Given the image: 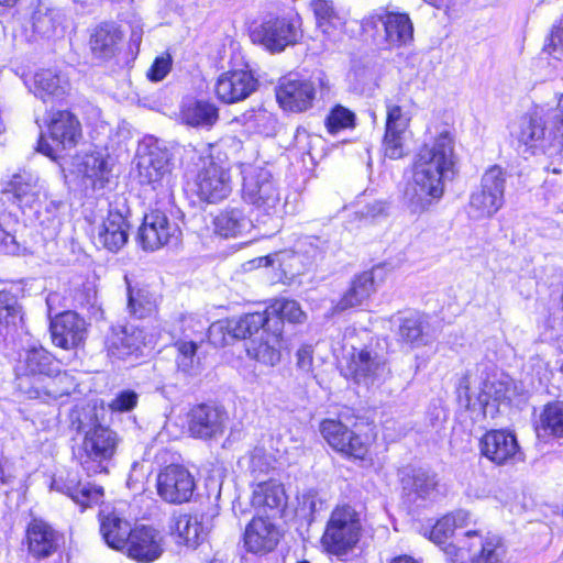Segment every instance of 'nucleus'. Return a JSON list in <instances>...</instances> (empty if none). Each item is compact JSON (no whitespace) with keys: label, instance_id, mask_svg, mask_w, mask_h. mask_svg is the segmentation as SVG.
<instances>
[{"label":"nucleus","instance_id":"obj_1","mask_svg":"<svg viewBox=\"0 0 563 563\" xmlns=\"http://www.w3.org/2000/svg\"><path fill=\"white\" fill-rule=\"evenodd\" d=\"M321 439L339 457L354 464H372L378 446V427L374 419L353 408L322 418Z\"/></svg>","mask_w":563,"mask_h":563},{"label":"nucleus","instance_id":"obj_2","mask_svg":"<svg viewBox=\"0 0 563 563\" xmlns=\"http://www.w3.org/2000/svg\"><path fill=\"white\" fill-rule=\"evenodd\" d=\"M364 521L362 512L351 503L335 504L319 540L322 552L344 563L357 558L355 552L366 532Z\"/></svg>","mask_w":563,"mask_h":563},{"label":"nucleus","instance_id":"obj_3","mask_svg":"<svg viewBox=\"0 0 563 563\" xmlns=\"http://www.w3.org/2000/svg\"><path fill=\"white\" fill-rule=\"evenodd\" d=\"M261 330L272 335L269 312L266 309L212 322L207 331V340L213 347H224L234 341H252Z\"/></svg>","mask_w":563,"mask_h":563},{"label":"nucleus","instance_id":"obj_4","mask_svg":"<svg viewBox=\"0 0 563 563\" xmlns=\"http://www.w3.org/2000/svg\"><path fill=\"white\" fill-rule=\"evenodd\" d=\"M240 197L252 207L258 223L282 220L287 214L286 200L274 178H242Z\"/></svg>","mask_w":563,"mask_h":563},{"label":"nucleus","instance_id":"obj_5","mask_svg":"<svg viewBox=\"0 0 563 563\" xmlns=\"http://www.w3.org/2000/svg\"><path fill=\"white\" fill-rule=\"evenodd\" d=\"M459 550L471 563H504L508 545L505 537L487 527H474L463 533L461 544L448 545L445 554Z\"/></svg>","mask_w":563,"mask_h":563},{"label":"nucleus","instance_id":"obj_6","mask_svg":"<svg viewBox=\"0 0 563 563\" xmlns=\"http://www.w3.org/2000/svg\"><path fill=\"white\" fill-rule=\"evenodd\" d=\"M65 547L63 532L41 517H32L25 525L21 549L32 563H45L60 555Z\"/></svg>","mask_w":563,"mask_h":563},{"label":"nucleus","instance_id":"obj_7","mask_svg":"<svg viewBox=\"0 0 563 563\" xmlns=\"http://www.w3.org/2000/svg\"><path fill=\"white\" fill-rule=\"evenodd\" d=\"M412 168L415 176H445L459 173L451 133L442 131L432 145L423 144L415 156Z\"/></svg>","mask_w":563,"mask_h":563},{"label":"nucleus","instance_id":"obj_8","mask_svg":"<svg viewBox=\"0 0 563 563\" xmlns=\"http://www.w3.org/2000/svg\"><path fill=\"white\" fill-rule=\"evenodd\" d=\"M548 126L542 107H536L529 113L520 117L510 126V135L516 143L517 151L523 155H534L537 152H545L553 147L555 152H559L558 142L549 136Z\"/></svg>","mask_w":563,"mask_h":563},{"label":"nucleus","instance_id":"obj_9","mask_svg":"<svg viewBox=\"0 0 563 563\" xmlns=\"http://www.w3.org/2000/svg\"><path fill=\"white\" fill-rule=\"evenodd\" d=\"M387 276L388 271L382 264L356 273L351 278L347 288L331 306V313L339 314L347 310H363L376 294L377 286L383 284Z\"/></svg>","mask_w":563,"mask_h":563},{"label":"nucleus","instance_id":"obj_10","mask_svg":"<svg viewBox=\"0 0 563 563\" xmlns=\"http://www.w3.org/2000/svg\"><path fill=\"white\" fill-rule=\"evenodd\" d=\"M155 488L157 496L164 503L183 505L191 501L197 484L194 474L186 465L170 463L158 470Z\"/></svg>","mask_w":563,"mask_h":563},{"label":"nucleus","instance_id":"obj_11","mask_svg":"<svg viewBox=\"0 0 563 563\" xmlns=\"http://www.w3.org/2000/svg\"><path fill=\"white\" fill-rule=\"evenodd\" d=\"M365 32L383 30L382 40L387 47H400L413 38V25L407 13L379 8L362 21Z\"/></svg>","mask_w":563,"mask_h":563},{"label":"nucleus","instance_id":"obj_12","mask_svg":"<svg viewBox=\"0 0 563 563\" xmlns=\"http://www.w3.org/2000/svg\"><path fill=\"white\" fill-rule=\"evenodd\" d=\"M121 554L135 563H154L166 551L165 534L154 525L134 523Z\"/></svg>","mask_w":563,"mask_h":563},{"label":"nucleus","instance_id":"obj_13","mask_svg":"<svg viewBox=\"0 0 563 563\" xmlns=\"http://www.w3.org/2000/svg\"><path fill=\"white\" fill-rule=\"evenodd\" d=\"M51 143L43 136L38 141L37 151L56 161L59 153L76 146L81 137V126L77 118L67 110L53 112L48 120Z\"/></svg>","mask_w":563,"mask_h":563},{"label":"nucleus","instance_id":"obj_14","mask_svg":"<svg viewBox=\"0 0 563 563\" xmlns=\"http://www.w3.org/2000/svg\"><path fill=\"white\" fill-rule=\"evenodd\" d=\"M477 445L479 455L495 466L511 465L522 460L517 435L506 428L486 430Z\"/></svg>","mask_w":563,"mask_h":563},{"label":"nucleus","instance_id":"obj_15","mask_svg":"<svg viewBox=\"0 0 563 563\" xmlns=\"http://www.w3.org/2000/svg\"><path fill=\"white\" fill-rule=\"evenodd\" d=\"M48 331L53 345L75 351L85 346L89 323L75 310H64L51 319Z\"/></svg>","mask_w":563,"mask_h":563},{"label":"nucleus","instance_id":"obj_16","mask_svg":"<svg viewBox=\"0 0 563 563\" xmlns=\"http://www.w3.org/2000/svg\"><path fill=\"white\" fill-rule=\"evenodd\" d=\"M384 366L385 360L368 345L352 346L338 362L340 375L356 385L374 380Z\"/></svg>","mask_w":563,"mask_h":563},{"label":"nucleus","instance_id":"obj_17","mask_svg":"<svg viewBox=\"0 0 563 563\" xmlns=\"http://www.w3.org/2000/svg\"><path fill=\"white\" fill-rule=\"evenodd\" d=\"M181 230L170 222L161 208L151 209L144 214L137 231V242L145 251H156L180 239Z\"/></svg>","mask_w":563,"mask_h":563},{"label":"nucleus","instance_id":"obj_18","mask_svg":"<svg viewBox=\"0 0 563 563\" xmlns=\"http://www.w3.org/2000/svg\"><path fill=\"white\" fill-rule=\"evenodd\" d=\"M227 412L219 406L200 402L192 405L186 412L188 434L196 440H210L224 432Z\"/></svg>","mask_w":563,"mask_h":563},{"label":"nucleus","instance_id":"obj_19","mask_svg":"<svg viewBox=\"0 0 563 563\" xmlns=\"http://www.w3.org/2000/svg\"><path fill=\"white\" fill-rule=\"evenodd\" d=\"M145 346L144 331L137 327L111 325L103 341V351L112 361L139 357Z\"/></svg>","mask_w":563,"mask_h":563},{"label":"nucleus","instance_id":"obj_20","mask_svg":"<svg viewBox=\"0 0 563 563\" xmlns=\"http://www.w3.org/2000/svg\"><path fill=\"white\" fill-rule=\"evenodd\" d=\"M282 538L279 528L269 517L253 516L242 533V544L246 553L264 556L272 553Z\"/></svg>","mask_w":563,"mask_h":563},{"label":"nucleus","instance_id":"obj_21","mask_svg":"<svg viewBox=\"0 0 563 563\" xmlns=\"http://www.w3.org/2000/svg\"><path fill=\"white\" fill-rule=\"evenodd\" d=\"M251 36L253 42L262 44L266 49L282 52L296 44L301 34L295 21L277 18L262 23L253 30Z\"/></svg>","mask_w":563,"mask_h":563},{"label":"nucleus","instance_id":"obj_22","mask_svg":"<svg viewBox=\"0 0 563 563\" xmlns=\"http://www.w3.org/2000/svg\"><path fill=\"white\" fill-rule=\"evenodd\" d=\"M254 228L243 206L228 205L211 216L212 234L221 240L236 239Z\"/></svg>","mask_w":563,"mask_h":563},{"label":"nucleus","instance_id":"obj_23","mask_svg":"<svg viewBox=\"0 0 563 563\" xmlns=\"http://www.w3.org/2000/svg\"><path fill=\"white\" fill-rule=\"evenodd\" d=\"M314 98V84L308 79L285 77L276 87V99L286 111L303 112L311 108Z\"/></svg>","mask_w":563,"mask_h":563},{"label":"nucleus","instance_id":"obj_24","mask_svg":"<svg viewBox=\"0 0 563 563\" xmlns=\"http://www.w3.org/2000/svg\"><path fill=\"white\" fill-rule=\"evenodd\" d=\"M183 190L191 205L218 203L232 192L231 178H185Z\"/></svg>","mask_w":563,"mask_h":563},{"label":"nucleus","instance_id":"obj_25","mask_svg":"<svg viewBox=\"0 0 563 563\" xmlns=\"http://www.w3.org/2000/svg\"><path fill=\"white\" fill-rule=\"evenodd\" d=\"M97 517L102 540L110 549L121 553L133 525L125 518L123 511L114 506H104Z\"/></svg>","mask_w":563,"mask_h":563},{"label":"nucleus","instance_id":"obj_26","mask_svg":"<svg viewBox=\"0 0 563 563\" xmlns=\"http://www.w3.org/2000/svg\"><path fill=\"white\" fill-rule=\"evenodd\" d=\"M257 88V79L250 70L236 69L221 74L216 82V95L225 103L242 101Z\"/></svg>","mask_w":563,"mask_h":563},{"label":"nucleus","instance_id":"obj_27","mask_svg":"<svg viewBox=\"0 0 563 563\" xmlns=\"http://www.w3.org/2000/svg\"><path fill=\"white\" fill-rule=\"evenodd\" d=\"M169 536L178 547L196 550L207 538L208 530L198 514L174 515L168 525Z\"/></svg>","mask_w":563,"mask_h":563},{"label":"nucleus","instance_id":"obj_28","mask_svg":"<svg viewBox=\"0 0 563 563\" xmlns=\"http://www.w3.org/2000/svg\"><path fill=\"white\" fill-rule=\"evenodd\" d=\"M134 165L139 176H165L170 173L168 153L153 136H146L140 142Z\"/></svg>","mask_w":563,"mask_h":563},{"label":"nucleus","instance_id":"obj_29","mask_svg":"<svg viewBox=\"0 0 563 563\" xmlns=\"http://www.w3.org/2000/svg\"><path fill=\"white\" fill-rule=\"evenodd\" d=\"M287 494L284 485L275 479L260 482L251 496V505L265 517L283 516L287 506Z\"/></svg>","mask_w":563,"mask_h":563},{"label":"nucleus","instance_id":"obj_30","mask_svg":"<svg viewBox=\"0 0 563 563\" xmlns=\"http://www.w3.org/2000/svg\"><path fill=\"white\" fill-rule=\"evenodd\" d=\"M118 444L117 432L107 426L97 423L86 432L82 450L89 460L101 464L114 456Z\"/></svg>","mask_w":563,"mask_h":563},{"label":"nucleus","instance_id":"obj_31","mask_svg":"<svg viewBox=\"0 0 563 563\" xmlns=\"http://www.w3.org/2000/svg\"><path fill=\"white\" fill-rule=\"evenodd\" d=\"M505 178H488L471 196L470 208L475 219L490 218L503 205Z\"/></svg>","mask_w":563,"mask_h":563},{"label":"nucleus","instance_id":"obj_32","mask_svg":"<svg viewBox=\"0 0 563 563\" xmlns=\"http://www.w3.org/2000/svg\"><path fill=\"white\" fill-rule=\"evenodd\" d=\"M24 316L19 295L11 288L0 289V345L24 327Z\"/></svg>","mask_w":563,"mask_h":563},{"label":"nucleus","instance_id":"obj_33","mask_svg":"<svg viewBox=\"0 0 563 563\" xmlns=\"http://www.w3.org/2000/svg\"><path fill=\"white\" fill-rule=\"evenodd\" d=\"M266 310L269 312V317L274 316L277 319L272 328V336L277 344L284 342L285 322L302 324L307 320V313L301 308V305L292 298H273L269 300Z\"/></svg>","mask_w":563,"mask_h":563},{"label":"nucleus","instance_id":"obj_34","mask_svg":"<svg viewBox=\"0 0 563 563\" xmlns=\"http://www.w3.org/2000/svg\"><path fill=\"white\" fill-rule=\"evenodd\" d=\"M407 190L411 213L421 214L442 198L444 192L443 178H415Z\"/></svg>","mask_w":563,"mask_h":563},{"label":"nucleus","instance_id":"obj_35","mask_svg":"<svg viewBox=\"0 0 563 563\" xmlns=\"http://www.w3.org/2000/svg\"><path fill=\"white\" fill-rule=\"evenodd\" d=\"M538 439L545 442L563 439V401L551 400L544 404L533 422Z\"/></svg>","mask_w":563,"mask_h":563},{"label":"nucleus","instance_id":"obj_36","mask_svg":"<svg viewBox=\"0 0 563 563\" xmlns=\"http://www.w3.org/2000/svg\"><path fill=\"white\" fill-rule=\"evenodd\" d=\"M126 296L128 311L134 319L144 320L156 316L158 305L156 296L148 285L128 282Z\"/></svg>","mask_w":563,"mask_h":563},{"label":"nucleus","instance_id":"obj_37","mask_svg":"<svg viewBox=\"0 0 563 563\" xmlns=\"http://www.w3.org/2000/svg\"><path fill=\"white\" fill-rule=\"evenodd\" d=\"M129 227L125 216L109 210L98 233L99 243L110 252H118L128 242Z\"/></svg>","mask_w":563,"mask_h":563},{"label":"nucleus","instance_id":"obj_38","mask_svg":"<svg viewBox=\"0 0 563 563\" xmlns=\"http://www.w3.org/2000/svg\"><path fill=\"white\" fill-rule=\"evenodd\" d=\"M179 118L186 125L209 130L217 123L219 110L209 101L186 99L181 102Z\"/></svg>","mask_w":563,"mask_h":563},{"label":"nucleus","instance_id":"obj_39","mask_svg":"<svg viewBox=\"0 0 563 563\" xmlns=\"http://www.w3.org/2000/svg\"><path fill=\"white\" fill-rule=\"evenodd\" d=\"M58 492L70 498L81 511L99 505L104 497V488L80 479L67 478L58 486Z\"/></svg>","mask_w":563,"mask_h":563},{"label":"nucleus","instance_id":"obj_40","mask_svg":"<svg viewBox=\"0 0 563 563\" xmlns=\"http://www.w3.org/2000/svg\"><path fill=\"white\" fill-rule=\"evenodd\" d=\"M136 196L150 209L173 203V186L165 178H145L139 181Z\"/></svg>","mask_w":563,"mask_h":563},{"label":"nucleus","instance_id":"obj_41","mask_svg":"<svg viewBox=\"0 0 563 563\" xmlns=\"http://www.w3.org/2000/svg\"><path fill=\"white\" fill-rule=\"evenodd\" d=\"M58 360L43 346H33L25 352L23 374L26 376H46L58 374Z\"/></svg>","mask_w":563,"mask_h":563},{"label":"nucleus","instance_id":"obj_42","mask_svg":"<svg viewBox=\"0 0 563 563\" xmlns=\"http://www.w3.org/2000/svg\"><path fill=\"white\" fill-rule=\"evenodd\" d=\"M121 40L119 30L113 24L97 26L90 36V49L98 59H109L114 56Z\"/></svg>","mask_w":563,"mask_h":563},{"label":"nucleus","instance_id":"obj_43","mask_svg":"<svg viewBox=\"0 0 563 563\" xmlns=\"http://www.w3.org/2000/svg\"><path fill=\"white\" fill-rule=\"evenodd\" d=\"M428 321L421 313H413L404 317L399 321L398 335L401 344L410 349L420 347L426 345Z\"/></svg>","mask_w":563,"mask_h":563},{"label":"nucleus","instance_id":"obj_44","mask_svg":"<svg viewBox=\"0 0 563 563\" xmlns=\"http://www.w3.org/2000/svg\"><path fill=\"white\" fill-rule=\"evenodd\" d=\"M75 164L78 172L84 176H98L99 174H110L114 170L117 158L110 155L106 150H97L82 155H77Z\"/></svg>","mask_w":563,"mask_h":563},{"label":"nucleus","instance_id":"obj_45","mask_svg":"<svg viewBox=\"0 0 563 563\" xmlns=\"http://www.w3.org/2000/svg\"><path fill=\"white\" fill-rule=\"evenodd\" d=\"M268 335L271 336L272 342L267 339H261L257 341L252 340L246 346L245 352L251 360L266 366H274L280 361V347L283 343H275L274 338L271 334Z\"/></svg>","mask_w":563,"mask_h":563},{"label":"nucleus","instance_id":"obj_46","mask_svg":"<svg viewBox=\"0 0 563 563\" xmlns=\"http://www.w3.org/2000/svg\"><path fill=\"white\" fill-rule=\"evenodd\" d=\"M63 15L58 10L37 9L32 16L34 33L51 38L62 32Z\"/></svg>","mask_w":563,"mask_h":563},{"label":"nucleus","instance_id":"obj_47","mask_svg":"<svg viewBox=\"0 0 563 563\" xmlns=\"http://www.w3.org/2000/svg\"><path fill=\"white\" fill-rule=\"evenodd\" d=\"M34 95L46 101L47 98L65 92L60 77L51 69H43L34 75Z\"/></svg>","mask_w":563,"mask_h":563},{"label":"nucleus","instance_id":"obj_48","mask_svg":"<svg viewBox=\"0 0 563 563\" xmlns=\"http://www.w3.org/2000/svg\"><path fill=\"white\" fill-rule=\"evenodd\" d=\"M544 119L548 123L549 136L558 142V150L563 148V93L558 98L555 107L544 109Z\"/></svg>","mask_w":563,"mask_h":563},{"label":"nucleus","instance_id":"obj_49","mask_svg":"<svg viewBox=\"0 0 563 563\" xmlns=\"http://www.w3.org/2000/svg\"><path fill=\"white\" fill-rule=\"evenodd\" d=\"M312 8L319 27H321L324 33H329L330 27L336 29L342 26L343 21L335 12L331 0H314L312 2Z\"/></svg>","mask_w":563,"mask_h":563},{"label":"nucleus","instance_id":"obj_50","mask_svg":"<svg viewBox=\"0 0 563 563\" xmlns=\"http://www.w3.org/2000/svg\"><path fill=\"white\" fill-rule=\"evenodd\" d=\"M411 114L393 101H386V124L385 130L405 133L410 125Z\"/></svg>","mask_w":563,"mask_h":563},{"label":"nucleus","instance_id":"obj_51","mask_svg":"<svg viewBox=\"0 0 563 563\" xmlns=\"http://www.w3.org/2000/svg\"><path fill=\"white\" fill-rule=\"evenodd\" d=\"M355 124V114L343 106H335L327 117V128L334 134L343 129L353 128Z\"/></svg>","mask_w":563,"mask_h":563},{"label":"nucleus","instance_id":"obj_52","mask_svg":"<svg viewBox=\"0 0 563 563\" xmlns=\"http://www.w3.org/2000/svg\"><path fill=\"white\" fill-rule=\"evenodd\" d=\"M453 536V526L451 525L450 518L448 517L446 514L437 519V521L432 525L428 533V538L433 543L440 547H444L443 550L448 545H453L452 543H449Z\"/></svg>","mask_w":563,"mask_h":563},{"label":"nucleus","instance_id":"obj_53","mask_svg":"<svg viewBox=\"0 0 563 563\" xmlns=\"http://www.w3.org/2000/svg\"><path fill=\"white\" fill-rule=\"evenodd\" d=\"M47 378L48 380L45 385H43L42 390H36L37 397L43 395L52 399H58L63 396L69 395V386L65 383L67 380V375L65 372H62L58 368V374L52 375Z\"/></svg>","mask_w":563,"mask_h":563},{"label":"nucleus","instance_id":"obj_54","mask_svg":"<svg viewBox=\"0 0 563 563\" xmlns=\"http://www.w3.org/2000/svg\"><path fill=\"white\" fill-rule=\"evenodd\" d=\"M176 349L177 366L184 371L190 369L194 366V360L198 352V344L194 341L178 340L174 342Z\"/></svg>","mask_w":563,"mask_h":563},{"label":"nucleus","instance_id":"obj_55","mask_svg":"<svg viewBox=\"0 0 563 563\" xmlns=\"http://www.w3.org/2000/svg\"><path fill=\"white\" fill-rule=\"evenodd\" d=\"M97 291L88 284H81L69 289V298L74 308H89L93 306Z\"/></svg>","mask_w":563,"mask_h":563},{"label":"nucleus","instance_id":"obj_56","mask_svg":"<svg viewBox=\"0 0 563 563\" xmlns=\"http://www.w3.org/2000/svg\"><path fill=\"white\" fill-rule=\"evenodd\" d=\"M438 486L439 481L435 474L418 473L412 476V490L420 498L429 497Z\"/></svg>","mask_w":563,"mask_h":563},{"label":"nucleus","instance_id":"obj_57","mask_svg":"<svg viewBox=\"0 0 563 563\" xmlns=\"http://www.w3.org/2000/svg\"><path fill=\"white\" fill-rule=\"evenodd\" d=\"M404 134L398 131L385 130L383 146L387 157L396 159L404 155Z\"/></svg>","mask_w":563,"mask_h":563},{"label":"nucleus","instance_id":"obj_58","mask_svg":"<svg viewBox=\"0 0 563 563\" xmlns=\"http://www.w3.org/2000/svg\"><path fill=\"white\" fill-rule=\"evenodd\" d=\"M544 51L554 59H563V18L553 25Z\"/></svg>","mask_w":563,"mask_h":563},{"label":"nucleus","instance_id":"obj_59","mask_svg":"<svg viewBox=\"0 0 563 563\" xmlns=\"http://www.w3.org/2000/svg\"><path fill=\"white\" fill-rule=\"evenodd\" d=\"M137 405V394L132 389L120 391L109 404L112 411L126 412L134 409Z\"/></svg>","mask_w":563,"mask_h":563},{"label":"nucleus","instance_id":"obj_60","mask_svg":"<svg viewBox=\"0 0 563 563\" xmlns=\"http://www.w3.org/2000/svg\"><path fill=\"white\" fill-rule=\"evenodd\" d=\"M172 60L169 56H159L156 57L153 65L148 69L147 77L152 81H159L165 78V76L170 70Z\"/></svg>","mask_w":563,"mask_h":563},{"label":"nucleus","instance_id":"obj_61","mask_svg":"<svg viewBox=\"0 0 563 563\" xmlns=\"http://www.w3.org/2000/svg\"><path fill=\"white\" fill-rule=\"evenodd\" d=\"M33 185L25 178H14L8 183L5 192L12 194V196L19 200L25 198L32 194Z\"/></svg>","mask_w":563,"mask_h":563},{"label":"nucleus","instance_id":"obj_62","mask_svg":"<svg viewBox=\"0 0 563 563\" xmlns=\"http://www.w3.org/2000/svg\"><path fill=\"white\" fill-rule=\"evenodd\" d=\"M450 518L451 525L453 526L454 532L459 529H471L470 526L475 523L473 520L472 514L465 509H456L450 512H446Z\"/></svg>","mask_w":563,"mask_h":563},{"label":"nucleus","instance_id":"obj_63","mask_svg":"<svg viewBox=\"0 0 563 563\" xmlns=\"http://www.w3.org/2000/svg\"><path fill=\"white\" fill-rule=\"evenodd\" d=\"M388 203L386 201H375L368 206L367 214L371 217L386 216L388 213Z\"/></svg>","mask_w":563,"mask_h":563},{"label":"nucleus","instance_id":"obj_64","mask_svg":"<svg viewBox=\"0 0 563 563\" xmlns=\"http://www.w3.org/2000/svg\"><path fill=\"white\" fill-rule=\"evenodd\" d=\"M388 563H420L417 559L408 554H399L393 558Z\"/></svg>","mask_w":563,"mask_h":563}]
</instances>
